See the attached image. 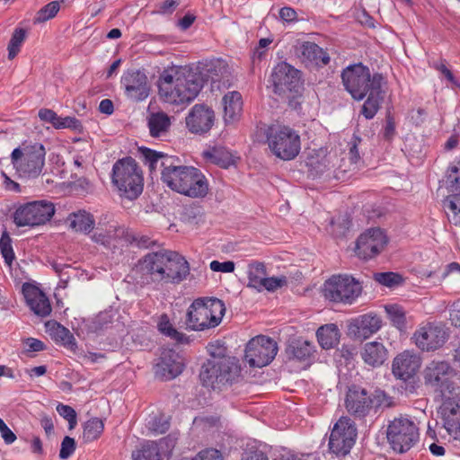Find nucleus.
Instances as JSON below:
<instances>
[{
	"label": "nucleus",
	"instance_id": "1",
	"mask_svg": "<svg viewBox=\"0 0 460 460\" xmlns=\"http://www.w3.org/2000/svg\"><path fill=\"white\" fill-rule=\"evenodd\" d=\"M145 164L150 172L161 169L162 181L172 190L190 198H204L208 192V182L200 170L181 165L173 155L147 147L140 148Z\"/></svg>",
	"mask_w": 460,
	"mask_h": 460
},
{
	"label": "nucleus",
	"instance_id": "2",
	"mask_svg": "<svg viewBox=\"0 0 460 460\" xmlns=\"http://www.w3.org/2000/svg\"><path fill=\"white\" fill-rule=\"evenodd\" d=\"M190 270L185 257L171 250L148 252L135 267L136 279L140 286L153 283L178 285L187 279Z\"/></svg>",
	"mask_w": 460,
	"mask_h": 460
},
{
	"label": "nucleus",
	"instance_id": "3",
	"mask_svg": "<svg viewBox=\"0 0 460 460\" xmlns=\"http://www.w3.org/2000/svg\"><path fill=\"white\" fill-rule=\"evenodd\" d=\"M341 79L353 99L361 101L367 97L361 113L367 119H373L385 99L386 80L383 75H372L367 66L358 63L347 66L341 73Z\"/></svg>",
	"mask_w": 460,
	"mask_h": 460
},
{
	"label": "nucleus",
	"instance_id": "4",
	"mask_svg": "<svg viewBox=\"0 0 460 460\" xmlns=\"http://www.w3.org/2000/svg\"><path fill=\"white\" fill-rule=\"evenodd\" d=\"M200 76L186 66H172L163 70L157 80L162 101L173 105H188L202 89Z\"/></svg>",
	"mask_w": 460,
	"mask_h": 460
},
{
	"label": "nucleus",
	"instance_id": "5",
	"mask_svg": "<svg viewBox=\"0 0 460 460\" xmlns=\"http://www.w3.org/2000/svg\"><path fill=\"white\" fill-rule=\"evenodd\" d=\"M46 148L36 140H24L10 155L11 164L21 178H38L45 166Z\"/></svg>",
	"mask_w": 460,
	"mask_h": 460
},
{
	"label": "nucleus",
	"instance_id": "6",
	"mask_svg": "<svg viewBox=\"0 0 460 460\" xmlns=\"http://www.w3.org/2000/svg\"><path fill=\"white\" fill-rule=\"evenodd\" d=\"M226 313L222 300L216 297H199L189 306L185 324L190 331L201 332L220 324Z\"/></svg>",
	"mask_w": 460,
	"mask_h": 460
},
{
	"label": "nucleus",
	"instance_id": "7",
	"mask_svg": "<svg viewBox=\"0 0 460 460\" xmlns=\"http://www.w3.org/2000/svg\"><path fill=\"white\" fill-rule=\"evenodd\" d=\"M111 183L120 197L136 199L144 186L143 172L136 160L130 156L118 160L112 166Z\"/></svg>",
	"mask_w": 460,
	"mask_h": 460
},
{
	"label": "nucleus",
	"instance_id": "8",
	"mask_svg": "<svg viewBox=\"0 0 460 460\" xmlns=\"http://www.w3.org/2000/svg\"><path fill=\"white\" fill-rule=\"evenodd\" d=\"M265 142L276 157L283 161L295 159L301 149L299 134L285 125L272 124L264 129Z\"/></svg>",
	"mask_w": 460,
	"mask_h": 460
},
{
	"label": "nucleus",
	"instance_id": "9",
	"mask_svg": "<svg viewBox=\"0 0 460 460\" xmlns=\"http://www.w3.org/2000/svg\"><path fill=\"white\" fill-rule=\"evenodd\" d=\"M241 367L235 358H208L202 365L199 379L201 384L212 389H220L231 384L239 375Z\"/></svg>",
	"mask_w": 460,
	"mask_h": 460
},
{
	"label": "nucleus",
	"instance_id": "10",
	"mask_svg": "<svg viewBox=\"0 0 460 460\" xmlns=\"http://www.w3.org/2000/svg\"><path fill=\"white\" fill-rule=\"evenodd\" d=\"M271 82L274 93L288 99L296 108V99L303 90L300 71L286 62L279 63L272 70Z\"/></svg>",
	"mask_w": 460,
	"mask_h": 460
},
{
	"label": "nucleus",
	"instance_id": "11",
	"mask_svg": "<svg viewBox=\"0 0 460 460\" xmlns=\"http://www.w3.org/2000/svg\"><path fill=\"white\" fill-rule=\"evenodd\" d=\"M54 214L55 207L52 202L36 200L17 207L13 214V220L18 227H34L49 221Z\"/></svg>",
	"mask_w": 460,
	"mask_h": 460
},
{
	"label": "nucleus",
	"instance_id": "12",
	"mask_svg": "<svg viewBox=\"0 0 460 460\" xmlns=\"http://www.w3.org/2000/svg\"><path fill=\"white\" fill-rule=\"evenodd\" d=\"M357 427L349 417H341L333 425L328 442L330 453L337 457L347 456L356 443Z\"/></svg>",
	"mask_w": 460,
	"mask_h": 460
},
{
	"label": "nucleus",
	"instance_id": "13",
	"mask_svg": "<svg viewBox=\"0 0 460 460\" xmlns=\"http://www.w3.org/2000/svg\"><path fill=\"white\" fill-rule=\"evenodd\" d=\"M324 296L335 302L351 305L361 294L362 286L349 275L332 276L324 283Z\"/></svg>",
	"mask_w": 460,
	"mask_h": 460
},
{
	"label": "nucleus",
	"instance_id": "14",
	"mask_svg": "<svg viewBox=\"0 0 460 460\" xmlns=\"http://www.w3.org/2000/svg\"><path fill=\"white\" fill-rule=\"evenodd\" d=\"M386 437L394 451L404 453L418 441V428L407 418H395L387 427Z\"/></svg>",
	"mask_w": 460,
	"mask_h": 460
},
{
	"label": "nucleus",
	"instance_id": "15",
	"mask_svg": "<svg viewBox=\"0 0 460 460\" xmlns=\"http://www.w3.org/2000/svg\"><path fill=\"white\" fill-rule=\"evenodd\" d=\"M441 396L438 414L448 435L460 441V387L445 390Z\"/></svg>",
	"mask_w": 460,
	"mask_h": 460
},
{
	"label": "nucleus",
	"instance_id": "16",
	"mask_svg": "<svg viewBox=\"0 0 460 460\" xmlns=\"http://www.w3.org/2000/svg\"><path fill=\"white\" fill-rule=\"evenodd\" d=\"M278 352L277 343L266 336L252 338L246 345L245 359L252 367H262L269 365Z\"/></svg>",
	"mask_w": 460,
	"mask_h": 460
},
{
	"label": "nucleus",
	"instance_id": "17",
	"mask_svg": "<svg viewBox=\"0 0 460 460\" xmlns=\"http://www.w3.org/2000/svg\"><path fill=\"white\" fill-rule=\"evenodd\" d=\"M454 376V369L446 361H431L423 371L424 384L438 391L440 395L445 390H455L458 386L450 379Z\"/></svg>",
	"mask_w": 460,
	"mask_h": 460
},
{
	"label": "nucleus",
	"instance_id": "18",
	"mask_svg": "<svg viewBox=\"0 0 460 460\" xmlns=\"http://www.w3.org/2000/svg\"><path fill=\"white\" fill-rule=\"evenodd\" d=\"M120 84L126 97L131 101L142 102L150 94L151 85L144 70L128 69L125 71L121 76Z\"/></svg>",
	"mask_w": 460,
	"mask_h": 460
},
{
	"label": "nucleus",
	"instance_id": "19",
	"mask_svg": "<svg viewBox=\"0 0 460 460\" xmlns=\"http://www.w3.org/2000/svg\"><path fill=\"white\" fill-rule=\"evenodd\" d=\"M447 339L448 333L444 325L435 323L419 327L413 334L416 346L424 351H434L441 348Z\"/></svg>",
	"mask_w": 460,
	"mask_h": 460
},
{
	"label": "nucleus",
	"instance_id": "20",
	"mask_svg": "<svg viewBox=\"0 0 460 460\" xmlns=\"http://www.w3.org/2000/svg\"><path fill=\"white\" fill-rule=\"evenodd\" d=\"M387 237L380 228H371L361 234L356 243L358 257L368 260L379 254L387 244Z\"/></svg>",
	"mask_w": 460,
	"mask_h": 460
},
{
	"label": "nucleus",
	"instance_id": "21",
	"mask_svg": "<svg viewBox=\"0 0 460 460\" xmlns=\"http://www.w3.org/2000/svg\"><path fill=\"white\" fill-rule=\"evenodd\" d=\"M216 116L212 108L206 104H195L185 120L190 132L197 135L208 133L215 123Z\"/></svg>",
	"mask_w": 460,
	"mask_h": 460
},
{
	"label": "nucleus",
	"instance_id": "22",
	"mask_svg": "<svg viewBox=\"0 0 460 460\" xmlns=\"http://www.w3.org/2000/svg\"><path fill=\"white\" fill-rule=\"evenodd\" d=\"M373 403L372 395L365 388L356 385L349 388L345 399V407L349 413L363 418L370 412Z\"/></svg>",
	"mask_w": 460,
	"mask_h": 460
},
{
	"label": "nucleus",
	"instance_id": "23",
	"mask_svg": "<svg viewBox=\"0 0 460 460\" xmlns=\"http://www.w3.org/2000/svg\"><path fill=\"white\" fill-rule=\"evenodd\" d=\"M183 367L182 360L176 352L171 349L164 350L155 367V374L164 380H171L182 372Z\"/></svg>",
	"mask_w": 460,
	"mask_h": 460
},
{
	"label": "nucleus",
	"instance_id": "24",
	"mask_svg": "<svg viewBox=\"0 0 460 460\" xmlns=\"http://www.w3.org/2000/svg\"><path fill=\"white\" fill-rule=\"evenodd\" d=\"M176 444L175 438L167 437L159 442L146 441L138 448L132 451V460H163L161 449L164 446L171 451Z\"/></svg>",
	"mask_w": 460,
	"mask_h": 460
},
{
	"label": "nucleus",
	"instance_id": "25",
	"mask_svg": "<svg viewBox=\"0 0 460 460\" xmlns=\"http://www.w3.org/2000/svg\"><path fill=\"white\" fill-rule=\"evenodd\" d=\"M420 367V358L405 350L394 358L392 371L396 378L406 381L417 373Z\"/></svg>",
	"mask_w": 460,
	"mask_h": 460
},
{
	"label": "nucleus",
	"instance_id": "26",
	"mask_svg": "<svg viewBox=\"0 0 460 460\" xmlns=\"http://www.w3.org/2000/svg\"><path fill=\"white\" fill-rule=\"evenodd\" d=\"M22 293L27 305L35 314L45 317L51 313L49 298L38 288L31 284H23Z\"/></svg>",
	"mask_w": 460,
	"mask_h": 460
},
{
	"label": "nucleus",
	"instance_id": "27",
	"mask_svg": "<svg viewBox=\"0 0 460 460\" xmlns=\"http://www.w3.org/2000/svg\"><path fill=\"white\" fill-rule=\"evenodd\" d=\"M360 356L367 365L372 367H378L386 361L388 351L383 343L370 341L363 345Z\"/></svg>",
	"mask_w": 460,
	"mask_h": 460
},
{
	"label": "nucleus",
	"instance_id": "28",
	"mask_svg": "<svg viewBox=\"0 0 460 460\" xmlns=\"http://www.w3.org/2000/svg\"><path fill=\"white\" fill-rule=\"evenodd\" d=\"M224 106L225 123L234 124L239 120L243 111V99L239 92L233 91L226 93L222 100Z\"/></svg>",
	"mask_w": 460,
	"mask_h": 460
},
{
	"label": "nucleus",
	"instance_id": "29",
	"mask_svg": "<svg viewBox=\"0 0 460 460\" xmlns=\"http://www.w3.org/2000/svg\"><path fill=\"white\" fill-rule=\"evenodd\" d=\"M67 221L69 222L71 229L84 234L90 233L95 224L93 215L85 210H78L71 213L67 217Z\"/></svg>",
	"mask_w": 460,
	"mask_h": 460
},
{
	"label": "nucleus",
	"instance_id": "30",
	"mask_svg": "<svg viewBox=\"0 0 460 460\" xmlns=\"http://www.w3.org/2000/svg\"><path fill=\"white\" fill-rule=\"evenodd\" d=\"M316 336L320 346L324 349H329L338 344L340 331L334 323L325 324L317 330Z\"/></svg>",
	"mask_w": 460,
	"mask_h": 460
},
{
	"label": "nucleus",
	"instance_id": "31",
	"mask_svg": "<svg viewBox=\"0 0 460 460\" xmlns=\"http://www.w3.org/2000/svg\"><path fill=\"white\" fill-rule=\"evenodd\" d=\"M355 326L363 336L368 337L381 329L382 320L376 314H367L355 320Z\"/></svg>",
	"mask_w": 460,
	"mask_h": 460
},
{
	"label": "nucleus",
	"instance_id": "32",
	"mask_svg": "<svg viewBox=\"0 0 460 460\" xmlns=\"http://www.w3.org/2000/svg\"><path fill=\"white\" fill-rule=\"evenodd\" d=\"M148 128L153 137H160L167 133L171 126V120L164 112L152 113L148 118Z\"/></svg>",
	"mask_w": 460,
	"mask_h": 460
},
{
	"label": "nucleus",
	"instance_id": "33",
	"mask_svg": "<svg viewBox=\"0 0 460 460\" xmlns=\"http://www.w3.org/2000/svg\"><path fill=\"white\" fill-rule=\"evenodd\" d=\"M301 54L305 58L316 65L325 66L330 62L329 55L314 42H304L301 46Z\"/></svg>",
	"mask_w": 460,
	"mask_h": 460
},
{
	"label": "nucleus",
	"instance_id": "34",
	"mask_svg": "<svg viewBox=\"0 0 460 460\" xmlns=\"http://www.w3.org/2000/svg\"><path fill=\"white\" fill-rule=\"evenodd\" d=\"M247 287L257 289L262 279L267 276L266 266L263 262L253 261L247 267Z\"/></svg>",
	"mask_w": 460,
	"mask_h": 460
},
{
	"label": "nucleus",
	"instance_id": "35",
	"mask_svg": "<svg viewBox=\"0 0 460 460\" xmlns=\"http://www.w3.org/2000/svg\"><path fill=\"white\" fill-rule=\"evenodd\" d=\"M157 328L161 333L164 335L170 337L178 343H183L188 341V338L185 334L178 332L171 323L170 319L167 314H164L160 316L159 322L157 323Z\"/></svg>",
	"mask_w": 460,
	"mask_h": 460
},
{
	"label": "nucleus",
	"instance_id": "36",
	"mask_svg": "<svg viewBox=\"0 0 460 460\" xmlns=\"http://www.w3.org/2000/svg\"><path fill=\"white\" fill-rule=\"evenodd\" d=\"M450 223L460 227V194H452L444 200Z\"/></svg>",
	"mask_w": 460,
	"mask_h": 460
},
{
	"label": "nucleus",
	"instance_id": "37",
	"mask_svg": "<svg viewBox=\"0 0 460 460\" xmlns=\"http://www.w3.org/2000/svg\"><path fill=\"white\" fill-rule=\"evenodd\" d=\"M104 424L99 418H92L84 425L83 440L86 443L97 439L102 433Z\"/></svg>",
	"mask_w": 460,
	"mask_h": 460
},
{
	"label": "nucleus",
	"instance_id": "38",
	"mask_svg": "<svg viewBox=\"0 0 460 460\" xmlns=\"http://www.w3.org/2000/svg\"><path fill=\"white\" fill-rule=\"evenodd\" d=\"M288 352L292 355L294 358L297 360L304 361L308 359L313 352L314 346L309 341H296L293 342L288 348Z\"/></svg>",
	"mask_w": 460,
	"mask_h": 460
},
{
	"label": "nucleus",
	"instance_id": "39",
	"mask_svg": "<svg viewBox=\"0 0 460 460\" xmlns=\"http://www.w3.org/2000/svg\"><path fill=\"white\" fill-rule=\"evenodd\" d=\"M51 336L57 341H60L63 345L73 348L76 345L75 339L68 329L62 326L58 323H54L50 329Z\"/></svg>",
	"mask_w": 460,
	"mask_h": 460
},
{
	"label": "nucleus",
	"instance_id": "40",
	"mask_svg": "<svg viewBox=\"0 0 460 460\" xmlns=\"http://www.w3.org/2000/svg\"><path fill=\"white\" fill-rule=\"evenodd\" d=\"M446 182L450 192L460 194V160L448 167Z\"/></svg>",
	"mask_w": 460,
	"mask_h": 460
},
{
	"label": "nucleus",
	"instance_id": "41",
	"mask_svg": "<svg viewBox=\"0 0 460 460\" xmlns=\"http://www.w3.org/2000/svg\"><path fill=\"white\" fill-rule=\"evenodd\" d=\"M385 310L394 326L399 330L405 328L406 317L402 306L398 305H386Z\"/></svg>",
	"mask_w": 460,
	"mask_h": 460
},
{
	"label": "nucleus",
	"instance_id": "42",
	"mask_svg": "<svg viewBox=\"0 0 460 460\" xmlns=\"http://www.w3.org/2000/svg\"><path fill=\"white\" fill-rule=\"evenodd\" d=\"M206 66L212 81H217L228 75V65L223 59L211 60Z\"/></svg>",
	"mask_w": 460,
	"mask_h": 460
},
{
	"label": "nucleus",
	"instance_id": "43",
	"mask_svg": "<svg viewBox=\"0 0 460 460\" xmlns=\"http://www.w3.org/2000/svg\"><path fill=\"white\" fill-rule=\"evenodd\" d=\"M26 38V31L24 29H16L8 44V58L13 59L19 53L21 46Z\"/></svg>",
	"mask_w": 460,
	"mask_h": 460
},
{
	"label": "nucleus",
	"instance_id": "44",
	"mask_svg": "<svg viewBox=\"0 0 460 460\" xmlns=\"http://www.w3.org/2000/svg\"><path fill=\"white\" fill-rule=\"evenodd\" d=\"M60 9L58 1H53L40 9L34 18V23H41L54 18Z\"/></svg>",
	"mask_w": 460,
	"mask_h": 460
},
{
	"label": "nucleus",
	"instance_id": "45",
	"mask_svg": "<svg viewBox=\"0 0 460 460\" xmlns=\"http://www.w3.org/2000/svg\"><path fill=\"white\" fill-rule=\"evenodd\" d=\"M0 252L8 266H11L15 256L12 246V239L8 233L4 231L0 238Z\"/></svg>",
	"mask_w": 460,
	"mask_h": 460
},
{
	"label": "nucleus",
	"instance_id": "46",
	"mask_svg": "<svg viewBox=\"0 0 460 460\" xmlns=\"http://www.w3.org/2000/svg\"><path fill=\"white\" fill-rule=\"evenodd\" d=\"M374 279L379 284L388 288L398 286L403 281L402 277L400 274L394 272L376 273L374 275Z\"/></svg>",
	"mask_w": 460,
	"mask_h": 460
},
{
	"label": "nucleus",
	"instance_id": "47",
	"mask_svg": "<svg viewBox=\"0 0 460 460\" xmlns=\"http://www.w3.org/2000/svg\"><path fill=\"white\" fill-rule=\"evenodd\" d=\"M287 283L288 279L285 276L270 278L265 276L261 284L259 285L260 287H258L256 290L262 291L265 289L267 291L273 292L278 288L286 286Z\"/></svg>",
	"mask_w": 460,
	"mask_h": 460
},
{
	"label": "nucleus",
	"instance_id": "48",
	"mask_svg": "<svg viewBox=\"0 0 460 460\" xmlns=\"http://www.w3.org/2000/svg\"><path fill=\"white\" fill-rule=\"evenodd\" d=\"M82 124L79 119H77L75 117L66 116V117H60L58 116V120L55 125L56 129H63V128H69L75 131H81L82 130Z\"/></svg>",
	"mask_w": 460,
	"mask_h": 460
},
{
	"label": "nucleus",
	"instance_id": "49",
	"mask_svg": "<svg viewBox=\"0 0 460 460\" xmlns=\"http://www.w3.org/2000/svg\"><path fill=\"white\" fill-rule=\"evenodd\" d=\"M57 411L60 416L66 419L69 423V429H74L77 423L75 411L68 405L62 403L58 404Z\"/></svg>",
	"mask_w": 460,
	"mask_h": 460
},
{
	"label": "nucleus",
	"instance_id": "50",
	"mask_svg": "<svg viewBox=\"0 0 460 460\" xmlns=\"http://www.w3.org/2000/svg\"><path fill=\"white\" fill-rule=\"evenodd\" d=\"M361 143V138L353 136L349 142V159L352 165H357L360 161V155L358 151V145Z\"/></svg>",
	"mask_w": 460,
	"mask_h": 460
},
{
	"label": "nucleus",
	"instance_id": "51",
	"mask_svg": "<svg viewBox=\"0 0 460 460\" xmlns=\"http://www.w3.org/2000/svg\"><path fill=\"white\" fill-rule=\"evenodd\" d=\"M147 426L155 434H163L169 429V422L162 417L155 416L148 421Z\"/></svg>",
	"mask_w": 460,
	"mask_h": 460
},
{
	"label": "nucleus",
	"instance_id": "52",
	"mask_svg": "<svg viewBox=\"0 0 460 460\" xmlns=\"http://www.w3.org/2000/svg\"><path fill=\"white\" fill-rule=\"evenodd\" d=\"M75 450V441L74 438L66 436L64 438L61 443V448L59 451V457L61 459H66L73 455Z\"/></svg>",
	"mask_w": 460,
	"mask_h": 460
},
{
	"label": "nucleus",
	"instance_id": "53",
	"mask_svg": "<svg viewBox=\"0 0 460 460\" xmlns=\"http://www.w3.org/2000/svg\"><path fill=\"white\" fill-rule=\"evenodd\" d=\"M192 460H223L221 453L214 448L201 450Z\"/></svg>",
	"mask_w": 460,
	"mask_h": 460
},
{
	"label": "nucleus",
	"instance_id": "54",
	"mask_svg": "<svg viewBox=\"0 0 460 460\" xmlns=\"http://www.w3.org/2000/svg\"><path fill=\"white\" fill-rule=\"evenodd\" d=\"M210 270L215 272L231 273L234 270V263L231 261L220 262L212 261L209 264Z\"/></svg>",
	"mask_w": 460,
	"mask_h": 460
},
{
	"label": "nucleus",
	"instance_id": "55",
	"mask_svg": "<svg viewBox=\"0 0 460 460\" xmlns=\"http://www.w3.org/2000/svg\"><path fill=\"white\" fill-rule=\"evenodd\" d=\"M38 115L40 120L49 123L55 128L58 115L53 110L46 108L40 109Z\"/></svg>",
	"mask_w": 460,
	"mask_h": 460
},
{
	"label": "nucleus",
	"instance_id": "56",
	"mask_svg": "<svg viewBox=\"0 0 460 460\" xmlns=\"http://www.w3.org/2000/svg\"><path fill=\"white\" fill-rule=\"evenodd\" d=\"M208 351L209 353L210 358H229L226 355V349L223 345L219 343H210L208 346Z\"/></svg>",
	"mask_w": 460,
	"mask_h": 460
},
{
	"label": "nucleus",
	"instance_id": "57",
	"mask_svg": "<svg viewBox=\"0 0 460 460\" xmlns=\"http://www.w3.org/2000/svg\"><path fill=\"white\" fill-rule=\"evenodd\" d=\"M273 41L271 38H262L253 51V59H261L265 54V49Z\"/></svg>",
	"mask_w": 460,
	"mask_h": 460
},
{
	"label": "nucleus",
	"instance_id": "58",
	"mask_svg": "<svg viewBox=\"0 0 460 460\" xmlns=\"http://www.w3.org/2000/svg\"><path fill=\"white\" fill-rule=\"evenodd\" d=\"M24 344L26 347V351L28 352H38L45 349L44 343L41 341L35 338H27L24 341Z\"/></svg>",
	"mask_w": 460,
	"mask_h": 460
},
{
	"label": "nucleus",
	"instance_id": "59",
	"mask_svg": "<svg viewBox=\"0 0 460 460\" xmlns=\"http://www.w3.org/2000/svg\"><path fill=\"white\" fill-rule=\"evenodd\" d=\"M297 14L295 9L291 7H282L279 10V18L286 22H291L296 20Z\"/></svg>",
	"mask_w": 460,
	"mask_h": 460
},
{
	"label": "nucleus",
	"instance_id": "60",
	"mask_svg": "<svg viewBox=\"0 0 460 460\" xmlns=\"http://www.w3.org/2000/svg\"><path fill=\"white\" fill-rule=\"evenodd\" d=\"M94 243L110 247L109 236L104 233L102 228L97 227L95 233L92 236Z\"/></svg>",
	"mask_w": 460,
	"mask_h": 460
},
{
	"label": "nucleus",
	"instance_id": "61",
	"mask_svg": "<svg viewBox=\"0 0 460 460\" xmlns=\"http://www.w3.org/2000/svg\"><path fill=\"white\" fill-rule=\"evenodd\" d=\"M450 321L455 326L460 327V300L452 305Z\"/></svg>",
	"mask_w": 460,
	"mask_h": 460
},
{
	"label": "nucleus",
	"instance_id": "62",
	"mask_svg": "<svg viewBox=\"0 0 460 460\" xmlns=\"http://www.w3.org/2000/svg\"><path fill=\"white\" fill-rule=\"evenodd\" d=\"M123 229L118 228L116 226H111L109 229H107L106 234L109 236L110 247L116 246L114 241L117 237H120L123 235Z\"/></svg>",
	"mask_w": 460,
	"mask_h": 460
},
{
	"label": "nucleus",
	"instance_id": "63",
	"mask_svg": "<svg viewBox=\"0 0 460 460\" xmlns=\"http://www.w3.org/2000/svg\"><path fill=\"white\" fill-rule=\"evenodd\" d=\"M395 134V125L391 118H387L385 127L383 131L384 138L391 140Z\"/></svg>",
	"mask_w": 460,
	"mask_h": 460
},
{
	"label": "nucleus",
	"instance_id": "64",
	"mask_svg": "<svg viewBox=\"0 0 460 460\" xmlns=\"http://www.w3.org/2000/svg\"><path fill=\"white\" fill-rule=\"evenodd\" d=\"M243 460H269L267 456L261 451H252L246 453Z\"/></svg>",
	"mask_w": 460,
	"mask_h": 460
}]
</instances>
